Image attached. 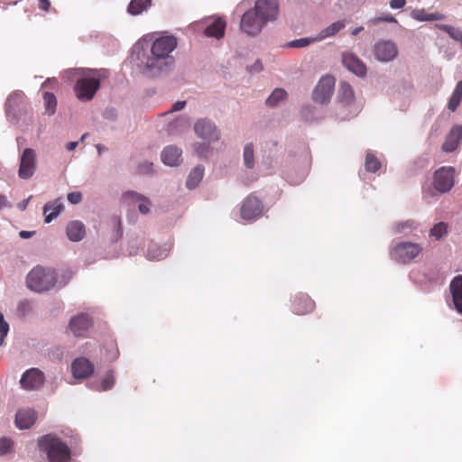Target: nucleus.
Listing matches in <instances>:
<instances>
[{
  "mask_svg": "<svg viewBox=\"0 0 462 462\" xmlns=\"http://www.w3.org/2000/svg\"><path fill=\"white\" fill-rule=\"evenodd\" d=\"M177 45L176 37L161 34L150 45L144 39L138 41L133 48L131 57L143 75L160 77L173 69L175 59L172 52Z\"/></svg>",
  "mask_w": 462,
  "mask_h": 462,
  "instance_id": "1",
  "label": "nucleus"
},
{
  "mask_svg": "<svg viewBox=\"0 0 462 462\" xmlns=\"http://www.w3.org/2000/svg\"><path fill=\"white\" fill-rule=\"evenodd\" d=\"M253 0H242L237 8L250 6ZM279 16L278 0H254L241 16L240 30L248 36L255 37L268 23L274 22Z\"/></svg>",
  "mask_w": 462,
  "mask_h": 462,
  "instance_id": "2",
  "label": "nucleus"
},
{
  "mask_svg": "<svg viewBox=\"0 0 462 462\" xmlns=\"http://www.w3.org/2000/svg\"><path fill=\"white\" fill-rule=\"evenodd\" d=\"M106 77V69L84 68L69 69L62 73V79L67 82L76 80L74 91L81 101L93 99L100 88V81Z\"/></svg>",
  "mask_w": 462,
  "mask_h": 462,
  "instance_id": "3",
  "label": "nucleus"
},
{
  "mask_svg": "<svg viewBox=\"0 0 462 462\" xmlns=\"http://www.w3.org/2000/svg\"><path fill=\"white\" fill-rule=\"evenodd\" d=\"M39 449L44 452L49 462H69L70 449L54 434H46L38 439Z\"/></svg>",
  "mask_w": 462,
  "mask_h": 462,
  "instance_id": "4",
  "label": "nucleus"
},
{
  "mask_svg": "<svg viewBox=\"0 0 462 462\" xmlns=\"http://www.w3.org/2000/svg\"><path fill=\"white\" fill-rule=\"evenodd\" d=\"M57 283V274L53 269L35 266L26 277L27 287L35 292H45L54 288Z\"/></svg>",
  "mask_w": 462,
  "mask_h": 462,
  "instance_id": "5",
  "label": "nucleus"
},
{
  "mask_svg": "<svg viewBox=\"0 0 462 462\" xmlns=\"http://www.w3.org/2000/svg\"><path fill=\"white\" fill-rule=\"evenodd\" d=\"M422 252L420 244L409 241L393 242L390 248V256L393 260L401 263H410Z\"/></svg>",
  "mask_w": 462,
  "mask_h": 462,
  "instance_id": "6",
  "label": "nucleus"
},
{
  "mask_svg": "<svg viewBox=\"0 0 462 462\" xmlns=\"http://www.w3.org/2000/svg\"><path fill=\"white\" fill-rule=\"evenodd\" d=\"M5 111L9 121L17 123L25 113L24 95L22 91H14L6 99Z\"/></svg>",
  "mask_w": 462,
  "mask_h": 462,
  "instance_id": "7",
  "label": "nucleus"
},
{
  "mask_svg": "<svg viewBox=\"0 0 462 462\" xmlns=\"http://www.w3.org/2000/svg\"><path fill=\"white\" fill-rule=\"evenodd\" d=\"M335 88V79L332 76H323L312 92L314 102L324 105L330 101Z\"/></svg>",
  "mask_w": 462,
  "mask_h": 462,
  "instance_id": "8",
  "label": "nucleus"
},
{
  "mask_svg": "<svg viewBox=\"0 0 462 462\" xmlns=\"http://www.w3.org/2000/svg\"><path fill=\"white\" fill-rule=\"evenodd\" d=\"M194 131L199 138L208 143L217 142L221 137V133L218 127L213 121L208 118L198 120L194 125Z\"/></svg>",
  "mask_w": 462,
  "mask_h": 462,
  "instance_id": "9",
  "label": "nucleus"
},
{
  "mask_svg": "<svg viewBox=\"0 0 462 462\" xmlns=\"http://www.w3.org/2000/svg\"><path fill=\"white\" fill-rule=\"evenodd\" d=\"M36 171V152L32 148H25L20 156L18 177L22 180L32 178Z\"/></svg>",
  "mask_w": 462,
  "mask_h": 462,
  "instance_id": "10",
  "label": "nucleus"
},
{
  "mask_svg": "<svg viewBox=\"0 0 462 462\" xmlns=\"http://www.w3.org/2000/svg\"><path fill=\"white\" fill-rule=\"evenodd\" d=\"M454 186V169L441 167L434 172L433 187L439 193L449 191Z\"/></svg>",
  "mask_w": 462,
  "mask_h": 462,
  "instance_id": "11",
  "label": "nucleus"
},
{
  "mask_svg": "<svg viewBox=\"0 0 462 462\" xmlns=\"http://www.w3.org/2000/svg\"><path fill=\"white\" fill-rule=\"evenodd\" d=\"M374 55L380 62H390L398 55L396 44L390 40H381L374 46Z\"/></svg>",
  "mask_w": 462,
  "mask_h": 462,
  "instance_id": "12",
  "label": "nucleus"
},
{
  "mask_svg": "<svg viewBox=\"0 0 462 462\" xmlns=\"http://www.w3.org/2000/svg\"><path fill=\"white\" fill-rule=\"evenodd\" d=\"M262 201L254 195H249L245 199L241 207V217L247 221L257 219L263 212Z\"/></svg>",
  "mask_w": 462,
  "mask_h": 462,
  "instance_id": "13",
  "label": "nucleus"
},
{
  "mask_svg": "<svg viewBox=\"0 0 462 462\" xmlns=\"http://www.w3.org/2000/svg\"><path fill=\"white\" fill-rule=\"evenodd\" d=\"M45 381L44 374L38 368L26 370L20 379L21 387L27 391L39 390Z\"/></svg>",
  "mask_w": 462,
  "mask_h": 462,
  "instance_id": "14",
  "label": "nucleus"
},
{
  "mask_svg": "<svg viewBox=\"0 0 462 462\" xmlns=\"http://www.w3.org/2000/svg\"><path fill=\"white\" fill-rule=\"evenodd\" d=\"M91 325V318L86 313H79L70 319L69 328L75 337H86Z\"/></svg>",
  "mask_w": 462,
  "mask_h": 462,
  "instance_id": "15",
  "label": "nucleus"
},
{
  "mask_svg": "<svg viewBox=\"0 0 462 462\" xmlns=\"http://www.w3.org/2000/svg\"><path fill=\"white\" fill-rule=\"evenodd\" d=\"M94 365L86 357H78L71 364V374L77 380H84L94 373Z\"/></svg>",
  "mask_w": 462,
  "mask_h": 462,
  "instance_id": "16",
  "label": "nucleus"
},
{
  "mask_svg": "<svg viewBox=\"0 0 462 462\" xmlns=\"http://www.w3.org/2000/svg\"><path fill=\"white\" fill-rule=\"evenodd\" d=\"M124 200L129 205H137L141 214L146 215L150 212L151 200L144 195L134 190H128L123 195Z\"/></svg>",
  "mask_w": 462,
  "mask_h": 462,
  "instance_id": "17",
  "label": "nucleus"
},
{
  "mask_svg": "<svg viewBox=\"0 0 462 462\" xmlns=\"http://www.w3.org/2000/svg\"><path fill=\"white\" fill-rule=\"evenodd\" d=\"M342 62L346 69L358 77H364L366 73L365 63L353 53H344Z\"/></svg>",
  "mask_w": 462,
  "mask_h": 462,
  "instance_id": "18",
  "label": "nucleus"
},
{
  "mask_svg": "<svg viewBox=\"0 0 462 462\" xmlns=\"http://www.w3.org/2000/svg\"><path fill=\"white\" fill-rule=\"evenodd\" d=\"M462 141V125H454L448 135L446 136L445 142L442 144V150L446 152H454L460 142Z\"/></svg>",
  "mask_w": 462,
  "mask_h": 462,
  "instance_id": "19",
  "label": "nucleus"
},
{
  "mask_svg": "<svg viewBox=\"0 0 462 462\" xmlns=\"http://www.w3.org/2000/svg\"><path fill=\"white\" fill-rule=\"evenodd\" d=\"M36 420V413L32 409H21L15 415V426L20 430L30 429Z\"/></svg>",
  "mask_w": 462,
  "mask_h": 462,
  "instance_id": "20",
  "label": "nucleus"
},
{
  "mask_svg": "<svg viewBox=\"0 0 462 462\" xmlns=\"http://www.w3.org/2000/svg\"><path fill=\"white\" fill-rule=\"evenodd\" d=\"M314 301L306 294L299 293L295 296L292 310L296 314L303 315L314 309Z\"/></svg>",
  "mask_w": 462,
  "mask_h": 462,
  "instance_id": "21",
  "label": "nucleus"
},
{
  "mask_svg": "<svg viewBox=\"0 0 462 462\" xmlns=\"http://www.w3.org/2000/svg\"><path fill=\"white\" fill-rule=\"evenodd\" d=\"M182 151L174 145L165 147L162 152V161L169 166H177L181 162Z\"/></svg>",
  "mask_w": 462,
  "mask_h": 462,
  "instance_id": "22",
  "label": "nucleus"
},
{
  "mask_svg": "<svg viewBox=\"0 0 462 462\" xmlns=\"http://www.w3.org/2000/svg\"><path fill=\"white\" fill-rule=\"evenodd\" d=\"M449 287L454 307L458 313L462 314V275L455 277Z\"/></svg>",
  "mask_w": 462,
  "mask_h": 462,
  "instance_id": "23",
  "label": "nucleus"
},
{
  "mask_svg": "<svg viewBox=\"0 0 462 462\" xmlns=\"http://www.w3.org/2000/svg\"><path fill=\"white\" fill-rule=\"evenodd\" d=\"M63 208L64 206L60 198L47 202L43 207L45 223H51L61 213Z\"/></svg>",
  "mask_w": 462,
  "mask_h": 462,
  "instance_id": "24",
  "label": "nucleus"
},
{
  "mask_svg": "<svg viewBox=\"0 0 462 462\" xmlns=\"http://www.w3.org/2000/svg\"><path fill=\"white\" fill-rule=\"evenodd\" d=\"M67 236L70 241L79 242L85 236V226L81 221L73 220L67 225Z\"/></svg>",
  "mask_w": 462,
  "mask_h": 462,
  "instance_id": "25",
  "label": "nucleus"
},
{
  "mask_svg": "<svg viewBox=\"0 0 462 462\" xmlns=\"http://www.w3.org/2000/svg\"><path fill=\"white\" fill-rule=\"evenodd\" d=\"M171 246V245L165 244L163 245H158L156 244H151L148 246L146 257L151 261H160L167 257Z\"/></svg>",
  "mask_w": 462,
  "mask_h": 462,
  "instance_id": "26",
  "label": "nucleus"
},
{
  "mask_svg": "<svg viewBox=\"0 0 462 462\" xmlns=\"http://www.w3.org/2000/svg\"><path fill=\"white\" fill-rule=\"evenodd\" d=\"M225 29L226 22L222 18H217L205 28L204 33L208 37L220 39L225 34Z\"/></svg>",
  "mask_w": 462,
  "mask_h": 462,
  "instance_id": "27",
  "label": "nucleus"
},
{
  "mask_svg": "<svg viewBox=\"0 0 462 462\" xmlns=\"http://www.w3.org/2000/svg\"><path fill=\"white\" fill-rule=\"evenodd\" d=\"M205 168L203 165L199 164L194 167L189 173L186 180V187L189 189H196L203 179Z\"/></svg>",
  "mask_w": 462,
  "mask_h": 462,
  "instance_id": "28",
  "label": "nucleus"
},
{
  "mask_svg": "<svg viewBox=\"0 0 462 462\" xmlns=\"http://www.w3.org/2000/svg\"><path fill=\"white\" fill-rule=\"evenodd\" d=\"M346 26L345 21H337L330 25L321 30L316 36L318 42L323 41L326 38L336 35L338 32Z\"/></svg>",
  "mask_w": 462,
  "mask_h": 462,
  "instance_id": "29",
  "label": "nucleus"
},
{
  "mask_svg": "<svg viewBox=\"0 0 462 462\" xmlns=\"http://www.w3.org/2000/svg\"><path fill=\"white\" fill-rule=\"evenodd\" d=\"M188 125V119L186 117L180 116L170 121L165 126V131L171 135L179 134L187 128Z\"/></svg>",
  "mask_w": 462,
  "mask_h": 462,
  "instance_id": "30",
  "label": "nucleus"
},
{
  "mask_svg": "<svg viewBox=\"0 0 462 462\" xmlns=\"http://www.w3.org/2000/svg\"><path fill=\"white\" fill-rule=\"evenodd\" d=\"M411 18L420 22L444 20L445 15L440 13H426L424 9H415L411 13Z\"/></svg>",
  "mask_w": 462,
  "mask_h": 462,
  "instance_id": "31",
  "label": "nucleus"
},
{
  "mask_svg": "<svg viewBox=\"0 0 462 462\" xmlns=\"http://www.w3.org/2000/svg\"><path fill=\"white\" fill-rule=\"evenodd\" d=\"M337 97L342 106H348L354 100V91L347 82H341L338 88Z\"/></svg>",
  "mask_w": 462,
  "mask_h": 462,
  "instance_id": "32",
  "label": "nucleus"
},
{
  "mask_svg": "<svg viewBox=\"0 0 462 462\" xmlns=\"http://www.w3.org/2000/svg\"><path fill=\"white\" fill-rule=\"evenodd\" d=\"M243 162L244 166L248 170H252L255 166L254 149L252 143H246L244 147Z\"/></svg>",
  "mask_w": 462,
  "mask_h": 462,
  "instance_id": "33",
  "label": "nucleus"
},
{
  "mask_svg": "<svg viewBox=\"0 0 462 462\" xmlns=\"http://www.w3.org/2000/svg\"><path fill=\"white\" fill-rule=\"evenodd\" d=\"M462 99V80L458 81L448 100V108L454 112L457 110Z\"/></svg>",
  "mask_w": 462,
  "mask_h": 462,
  "instance_id": "34",
  "label": "nucleus"
},
{
  "mask_svg": "<svg viewBox=\"0 0 462 462\" xmlns=\"http://www.w3.org/2000/svg\"><path fill=\"white\" fill-rule=\"evenodd\" d=\"M152 0H132L128 5V12L133 15L142 14L151 5Z\"/></svg>",
  "mask_w": 462,
  "mask_h": 462,
  "instance_id": "35",
  "label": "nucleus"
},
{
  "mask_svg": "<svg viewBox=\"0 0 462 462\" xmlns=\"http://www.w3.org/2000/svg\"><path fill=\"white\" fill-rule=\"evenodd\" d=\"M43 102L45 113L49 116H52L56 112L57 99L56 97L50 92H44Z\"/></svg>",
  "mask_w": 462,
  "mask_h": 462,
  "instance_id": "36",
  "label": "nucleus"
},
{
  "mask_svg": "<svg viewBox=\"0 0 462 462\" xmlns=\"http://www.w3.org/2000/svg\"><path fill=\"white\" fill-rule=\"evenodd\" d=\"M287 97V92L283 88H275L272 94L269 96V97L266 99V104L269 106H277L281 101L285 99Z\"/></svg>",
  "mask_w": 462,
  "mask_h": 462,
  "instance_id": "37",
  "label": "nucleus"
},
{
  "mask_svg": "<svg viewBox=\"0 0 462 462\" xmlns=\"http://www.w3.org/2000/svg\"><path fill=\"white\" fill-rule=\"evenodd\" d=\"M395 233H403L409 235L417 229V224L413 220H406L396 223L393 226Z\"/></svg>",
  "mask_w": 462,
  "mask_h": 462,
  "instance_id": "38",
  "label": "nucleus"
},
{
  "mask_svg": "<svg viewBox=\"0 0 462 462\" xmlns=\"http://www.w3.org/2000/svg\"><path fill=\"white\" fill-rule=\"evenodd\" d=\"M437 28L447 32L454 41L462 42V30L448 24H437Z\"/></svg>",
  "mask_w": 462,
  "mask_h": 462,
  "instance_id": "39",
  "label": "nucleus"
},
{
  "mask_svg": "<svg viewBox=\"0 0 462 462\" xmlns=\"http://www.w3.org/2000/svg\"><path fill=\"white\" fill-rule=\"evenodd\" d=\"M365 166L367 171L374 173L380 169L381 162L372 152H367Z\"/></svg>",
  "mask_w": 462,
  "mask_h": 462,
  "instance_id": "40",
  "label": "nucleus"
},
{
  "mask_svg": "<svg viewBox=\"0 0 462 462\" xmlns=\"http://www.w3.org/2000/svg\"><path fill=\"white\" fill-rule=\"evenodd\" d=\"M318 42L315 37H306L289 42L286 46L289 48H305L310 44Z\"/></svg>",
  "mask_w": 462,
  "mask_h": 462,
  "instance_id": "41",
  "label": "nucleus"
},
{
  "mask_svg": "<svg viewBox=\"0 0 462 462\" xmlns=\"http://www.w3.org/2000/svg\"><path fill=\"white\" fill-rule=\"evenodd\" d=\"M115 384V378L113 373L108 372L102 379L101 383L97 385L95 390L97 391H108L113 388Z\"/></svg>",
  "mask_w": 462,
  "mask_h": 462,
  "instance_id": "42",
  "label": "nucleus"
},
{
  "mask_svg": "<svg viewBox=\"0 0 462 462\" xmlns=\"http://www.w3.org/2000/svg\"><path fill=\"white\" fill-rule=\"evenodd\" d=\"M448 226L444 222H439L436 224L430 229V236L434 237L436 240L440 239L444 235L447 234Z\"/></svg>",
  "mask_w": 462,
  "mask_h": 462,
  "instance_id": "43",
  "label": "nucleus"
},
{
  "mask_svg": "<svg viewBox=\"0 0 462 462\" xmlns=\"http://www.w3.org/2000/svg\"><path fill=\"white\" fill-rule=\"evenodd\" d=\"M14 446V442L11 439L3 437L0 439V455L4 456L7 454Z\"/></svg>",
  "mask_w": 462,
  "mask_h": 462,
  "instance_id": "44",
  "label": "nucleus"
},
{
  "mask_svg": "<svg viewBox=\"0 0 462 462\" xmlns=\"http://www.w3.org/2000/svg\"><path fill=\"white\" fill-rule=\"evenodd\" d=\"M210 148L207 143H197L195 144V152L201 159H207L209 153Z\"/></svg>",
  "mask_w": 462,
  "mask_h": 462,
  "instance_id": "45",
  "label": "nucleus"
},
{
  "mask_svg": "<svg viewBox=\"0 0 462 462\" xmlns=\"http://www.w3.org/2000/svg\"><path fill=\"white\" fill-rule=\"evenodd\" d=\"M137 171L143 175L152 174L153 171V164L148 161L143 162L138 165Z\"/></svg>",
  "mask_w": 462,
  "mask_h": 462,
  "instance_id": "46",
  "label": "nucleus"
},
{
  "mask_svg": "<svg viewBox=\"0 0 462 462\" xmlns=\"http://www.w3.org/2000/svg\"><path fill=\"white\" fill-rule=\"evenodd\" d=\"M379 22L397 23V20L392 14H385V15L374 17L369 21V23L372 24H375Z\"/></svg>",
  "mask_w": 462,
  "mask_h": 462,
  "instance_id": "47",
  "label": "nucleus"
},
{
  "mask_svg": "<svg viewBox=\"0 0 462 462\" xmlns=\"http://www.w3.org/2000/svg\"><path fill=\"white\" fill-rule=\"evenodd\" d=\"M67 199L69 203L72 205H77L81 202L82 200V194L79 191L70 192L67 196Z\"/></svg>",
  "mask_w": 462,
  "mask_h": 462,
  "instance_id": "48",
  "label": "nucleus"
},
{
  "mask_svg": "<svg viewBox=\"0 0 462 462\" xmlns=\"http://www.w3.org/2000/svg\"><path fill=\"white\" fill-rule=\"evenodd\" d=\"M185 106H186V101H182V100L177 101L172 105L171 108L168 112L163 114V116H167L173 112L180 111L185 107Z\"/></svg>",
  "mask_w": 462,
  "mask_h": 462,
  "instance_id": "49",
  "label": "nucleus"
},
{
  "mask_svg": "<svg viewBox=\"0 0 462 462\" xmlns=\"http://www.w3.org/2000/svg\"><path fill=\"white\" fill-rule=\"evenodd\" d=\"M406 4L405 0H391L390 7L392 9H400L402 8Z\"/></svg>",
  "mask_w": 462,
  "mask_h": 462,
  "instance_id": "50",
  "label": "nucleus"
},
{
  "mask_svg": "<svg viewBox=\"0 0 462 462\" xmlns=\"http://www.w3.org/2000/svg\"><path fill=\"white\" fill-rule=\"evenodd\" d=\"M104 117L114 120L116 117V111L114 108H106L104 111Z\"/></svg>",
  "mask_w": 462,
  "mask_h": 462,
  "instance_id": "51",
  "label": "nucleus"
},
{
  "mask_svg": "<svg viewBox=\"0 0 462 462\" xmlns=\"http://www.w3.org/2000/svg\"><path fill=\"white\" fill-rule=\"evenodd\" d=\"M12 204L7 200L6 197L0 195V210L11 208Z\"/></svg>",
  "mask_w": 462,
  "mask_h": 462,
  "instance_id": "52",
  "label": "nucleus"
},
{
  "mask_svg": "<svg viewBox=\"0 0 462 462\" xmlns=\"http://www.w3.org/2000/svg\"><path fill=\"white\" fill-rule=\"evenodd\" d=\"M133 244L129 245L128 247V252H129V254L131 255H134V254H136L137 252H138V247H137V241H133L132 242Z\"/></svg>",
  "mask_w": 462,
  "mask_h": 462,
  "instance_id": "53",
  "label": "nucleus"
},
{
  "mask_svg": "<svg viewBox=\"0 0 462 462\" xmlns=\"http://www.w3.org/2000/svg\"><path fill=\"white\" fill-rule=\"evenodd\" d=\"M34 231H25V230H23L20 232L19 236L20 237L23 238V239H28V238H31L33 235H34Z\"/></svg>",
  "mask_w": 462,
  "mask_h": 462,
  "instance_id": "54",
  "label": "nucleus"
},
{
  "mask_svg": "<svg viewBox=\"0 0 462 462\" xmlns=\"http://www.w3.org/2000/svg\"><path fill=\"white\" fill-rule=\"evenodd\" d=\"M8 331H9V324L6 321L0 323V333L7 335Z\"/></svg>",
  "mask_w": 462,
  "mask_h": 462,
  "instance_id": "55",
  "label": "nucleus"
},
{
  "mask_svg": "<svg viewBox=\"0 0 462 462\" xmlns=\"http://www.w3.org/2000/svg\"><path fill=\"white\" fill-rule=\"evenodd\" d=\"M263 69L262 67V63L259 60H257L254 65L250 68V70H254V71H261Z\"/></svg>",
  "mask_w": 462,
  "mask_h": 462,
  "instance_id": "56",
  "label": "nucleus"
},
{
  "mask_svg": "<svg viewBox=\"0 0 462 462\" xmlns=\"http://www.w3.org/2000/svg\"><path fill=\"white\" fill-rule=\"evenodd\" d=\"M32 197H29L27 199H24L23 201H21L19 204H18V208L20 210L23 211L26 209L27 208V205L29 203V200Z\"/></svg>",
  "mask_w": 462,
  "mask_h": 462,
  "instance_id": "57",
  "label": "nucleus"
},
{
  "mask_svg": "<svg viewBox=\"0 0 462 462\" xmlns=\"http://www.w3.org/2000/svg\"><path fill=\"white\" fill-rule=\"evenodd\" d=\"M79 145V142H69L67 143L66 148L68 151H74Z\"/></svg>",
  "mask_w": 462,
  "mask_h": 462,
  "instance_id": "58",
  "label": "nucleus"
},
{
  "mask_svg": "<svg viewBox=\"0 0 462 462\" xmlns=\"http://www.w3.org/2000/svg\"><path fill=\"white\" fill-rule=\"evenodd\" d=\"M19 308L25 311V310H29L31 308V303L29 301H26V300L23 301V302L20 303Z\"/></svg>",
  "mask_w": 462,
  "mask_h": 462,
  "instance_id": "59",
  "label": "nucleus"
},
{
  "mask_svg": "<svg viewBox=\"0 0 462 462\" xmlns=\"http://www.w3.org/2000/svg\"><path fill=\"white\" fill-rule=\"evenodd\" d=\"M39 2L41 4V8H42L44 10H48V8L50 7L49 0H39Z\"/></svg>",
  "mask_w": 462,
  "mask_h": 462,
  "instance_id": "60",
  "label": "nucleus"
},
{
  "mask_svg": "<svg viewBox=\"0 0 462 462\" xmlns=\"http://www.w3.org/2000/svg\"><path fill=\"white\" fill-rule=\"evenodd\" d=\"M363 30H364V27H363V26L356 27L355 29H353V30H352L351 34H352L353 36H356V35H357V34H359V32H361Z\"/></svg>",
  "mask_w": 462,
  "mask_h": 462,
  "instance_id": "61",
  "label": "nucleus"
},
{
  "mask_svg": "<svg viewBox=\"0 0 462 462\" xmlns=\"http://www.w3.org/2000/svg\"><path fill=\"white\" fill-rule=\"evenodd\" d=\"M48 83H51V84H53V83H57V80L56 79L52 78V79H48L43 84H42V87H46Z\"/></svg>",
  "mask_w": 462,
  "mask_h": 462,
  "instance_id": "62",
  "label": "nucleus"
},
{
  "mask_svg": "<svg viewBox=\"0 0 462 462\" xmlns=\"http://www.w3.org/2000/svg\"><path fill=\"white\" fill-rule=\"evenodd\" d=\"M423 192H424L425 197H433L434 196V192L432 190H430V189H424Z\"/></svg>",
  "mask_w": 462,
  "mask_h": 462,
  "instance_id": "63",
  "label": "nucleus"
},
{
  "mask_svg": "<svg viewBox=\"0 0 462 462\" xmlns=\"http://www.w3.org/2000/svg\"><path fill=\"white\" fill-rule=\"evenodd\" d=\"M97 150L98 152V154H101L106 150V147L102 144H97Z\"/></svg>",
  "mask_w": 462,
  "mask_h": 462,
  "instance_id": "64",
  "label": "nucleus"
}]
</instances>
